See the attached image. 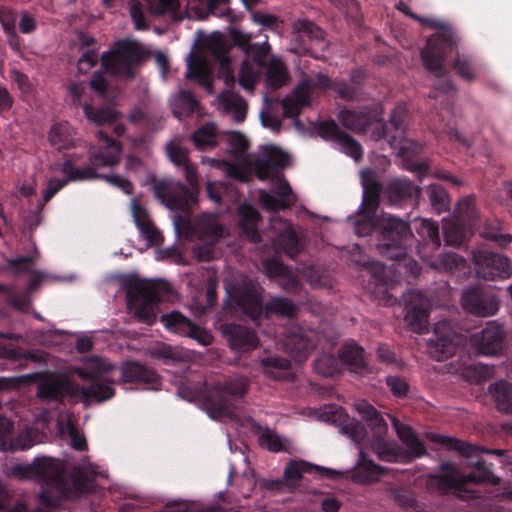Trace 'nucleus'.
Masks as SVG:
<instances>
[{"mask_svg": "<svg viewBox=\"0 0 512 512\" xmlns=\"http://www.w3.org/2000/svg\"><path fill=\"white\" fill-rule=\"evenodd\" d=\"M34 252L31 255L21 256L8 260L9 267L16 273H30L35 272L33 266L39 258V252L33 243Z\"/></svg>", "mask_w": 512, "mask_h": 512, "instance_id": "obj_51", "label": "nucleus"}, {"mask_svg": "<svg viewBox=\"0 0 512 512\" xmlns=\"http://www.w3.org/2000/svg\"><path fill=\"white\" fill-rule=\"evenodd\" d=\"M430 439L433 442L444 445L449 450L457 451L460 455L464 457H471L475 455L479 450L477 446L471 445L469 443L449 436L433 434Z\"/></svg>", "mask_w": 512, "mask_h": 512, "instance_id": "obj_44", "label": "nucleus"}, {"mask_svg": "<svg viewBox=\"0 0 512 512\" xmlns=\"http://www.w3.org/2000/svg\"><path fill=\"white\" fill-rule=\"evenodd\" d=\"M342 152L358 161L363 156V149L360 143L346 132L340 136L337 142Z\"/></svg>", "mask_w": 512, "mask_h": 512, "instance_id": "obj_56", "label": "nucleus"}, {"mask_svg": "<svg viewBox=\"0 0 512 512\" xmlns=\"http://www.w3.org/2000/svg\"><path fill=\"white\" fill-rule=\"evenodd\" d=\"M491 466L492 465H487V463L484 460H478L473 465V471L472 472H470L468 474L461 475L464 487L468 483H473V484H482V483L498 484L499 483V478L496 477L492 473Z\"/></svg>", "mask_w": 512, "mask_h": 512, "instance_id": "obj_39", "label": "nucleus"}, {"mask_svg": "<svg viewBox=\"0 0 512 512\" xmlns=\"http://www.w3.org/2000/svg\"><path fill=\"white\" fill-rule=\"evenodd\" d=\"M380 105L364 106L361 109H344L340 111L338 119L348 130L356 133L366 132L376 122L377 126L372 132L375 140H386L392 148L404 151L405 132L408 127L409 113L405 103H399L391 112L389 122L381 119Z\"/></svg>", "mask_w": 512, "mask_h": 512, "instance_id": "obj_3", "label": "nucleus"}, {"mask_svg": "<svg viewBox=\"0 0 512 512\" xmlns=\"http://www.w3.org/2000/svg\"><path fill=\"white\" fill-rule=\"evenodd\" d=\"M264 315H277L293 318L297 315V306L288 298L283 296L272 297L263 307Z\"/></svg>", "mask_w": 512, "mask_h": 512, "instance_id": "obj_40", "label": "nucleus"}, {"mask_svg": "<svg viewBox=\"0 0 512 512\" xmlns=\"http://www.w3.org/2000/svg\"><path fill=\"white\" fill-rule=\"evenodd\" d=\"M377 249L379 253L398 262V267L404 263L413 276H418L421 268L418 263L407 258V248L411 245L413 233L408 222L390 214L380 216V226L378 230Z\"/></svg>", "mask_w": 512, "mask_h": 512, "instance_id": "obj_6", "label": "nucleus"}, {"mask_svg": "<svg viewBox=\"0 0 512 512\" xmlns=\"http://www.w3.org/2000/svg\"><path fill=\"white\" fill-rule=\"evenodd\" d=\"M488 390L496 403L497 409L512 415V384L505 380H499L490 384Z\"/></svg>", "mask_w": 512, "mask_h": 512, "instance_id": "obj_36", "label": "nucleus"}, {"mask_svg": "<svg viewBox=\"0 0 512 512\" xmlns=\"http://www.w3.org/2000/svg\"><path fill=\"white\" fill-rule=\"evenodd\" d=\"M276 283L287 293L298 295L302 291V284L291 269H287L277 280Z\"/></svg>", "mask_w": 512, "mask_h": 512, "instance_id": "obj_57", "label": "nucleus"}, {"mask_svg": "<svg viewBox=\"0 0 512 512\" xmlns=\"http://www.w3.org/2000/svg\"><path fill=\"white\" fill-rule=\"evenodd\" d=\"M49 142L57 150H67L74 146V131L68 122L55 123L49 132Z\"/></svg>", "mask_w": 512, "mask_h": 512, "instance_id": "obj_35", "label": "nucleus"}, {"mask_svg": "<svg viewBox=\"0 0 512 512\" xmlns=\"http://www.w3.org/2000/svg\"><path fill=\"white\" fill-rule=\"evenodd\" d=\"M338 357L342 364L355 373L366 374L370 372L364 358V349L354 341L343 344L338 351Z\"/></svg>", "mask_w": 512, "mask_h": 512, "instance_id": "obj_30", "label": "nucleus"}, {"mask_svg": "<svg viewBox=\"0 0 512 512\" xmlns=\"http://www.w3.org/2000/svg\"><path fill=\"white\" fill-rule=\"evenodd\" d=\"M345 432L349 434L351 439L360 444L369 439L368 428L360 421L353 420L345 426Z\"/></svg>", "mask_w": 512, "mask_h": 512, "instance_id": "obj_64", "label": "nucleus"}, {"mask_svg": "<svg viewBox=\"0 0 512 512\" xmlns=\"http://www.w3.org/2000/svg\"><path fill=\"white\" fill-rule=\"evenodd\" d=\"M239 227L242 234L251 242L257 243L261 237L258 231V222L261 219L260 213L250 204L244 203L239 209Z\"/></svg>", "mask_w": 512, "mask_h": 512, "instance_id": "obj_31", "label": "nucleus"}, {"mask_svg": "<svg viewBox=\"0 0 512 512\" xmlns=\"http://www.w3.org/2000/svg\"><path fill=\"white\" fill-rule=\"evenodd\" d=\"M390 496L395 504L402 509H415L417 507V499L414 493L406 488H393L390 491Z\"/></svg>", "mask_w": 512, "mask_h": 512, "instance_id": "obj_54", "label": "nucleus"}, {"mask_svg": "<svg viewBox=\"0 0 512 512\" xmlns=\"http://www.w3.org/2000/svg\"><path fill=\"white\" fill-rule=\"evenodd\" d=\"M382 474H384V468L374 463L361 451L354 478L367 483L372 482Z\"/></svg>", "mask_w": 512, "mask_h": 512, "instance_id": "obj_41", "label": "nucleus"}, {"mask_svg": "<svg viewBox=\"0 0 512 512\" xmlns=\"http://www.w3.org/2000/svg\"><path fill=\"white\" fill-rule=\"evenodd\" d=\"M288 74L281 62H272L267 69V82L273 88H280L286 84Z\"/></svg>", "mask_w": 512, "mask_h": 512, "instance_id": "obj_55", "label": "nucleus"}, {"mask_svg": "<svg viewBox=\"0 0 512 512\" xmlns=\"http://www.w3.org/2000/svg\"><path fill=\"white\" fill-rule=\"evenodd\" d=\"M97 138L103 147L92 151L89 156V166L76 167L70 160H65L61 165V172L66 176V181H87L99 179L100 173L97 167H112L119 162L121 145L119 141L110 137L103 130L97 132Z\"/></svg>", "mask_w": 512, "mask_h": 512, "instance_id": "obj_9", "label": "nucleus"}, {"mask_svg": "<svg viewBox=\"0 0 512 512\" xmlns=\"http://www.w3.org/2000/svg\"><path fill=\"white\" fill-rule=\"evenodd\" d=\"M357 410L367 422V428L371 430L375 440L383 438L387 433L388 426L381 414L366 402L359 404Z\"/></svg>", "mask_w": 512, "mask_h": 512, "instance_id": "obj_34", "label": "nucleus"}, {"mask_svg": "<svg viewBox=\"0 0 512 512\" xmlns=\"http://www.w3.org/2000/svg\"><path fill=\"white\" fill-rule=\"evenodd\" d=\"M373 450L381 461L390 463L404 462L403 449L391 447L383 438L375 440Z\"/></svg>", "mask_w": 512, "mask_h": 512, "instance_id": "obj_47", "label": "nucleus"}, {"mask_svg": "<svg viewBox=\"0 0 512 512\" xmlns=\"http://www.w3.org/2000/svg\"><path fill=\"white\" fill-rule=\"evenodd\" d=\"M393 425L396 429L398 438L406 448L403 450L404 462H410L427 453L424 442L417 436L416 432L410 426L402 424L396 419L393 420Z\"/></svg>", "mask_w": 512, "mask_h": 512, "instance_id": "obj_27", "label": "nucleus"}, {"mask_svg": "<svg viewBox=\"0 0 512 512\" xmlns=\"http://www.w3.org/2000/svg\"><path fill=\"white\" fill-rule=\"evenodd\" d=\"M173 115L178 119L190 117L196 111L199 102L191 91L181 90L172 102Z\"/></svg>", "mask_w": 512, "mask_h": 512, "instance_id": "obj_38", "label": "nucleus"}, {"mask_svg": "<svg viewBox=\"0 0 512 512\" xmlns=\"http://www.w3.org/2000/svg\"><path fill=\"white\" fill-rule=\"evenodd\" d=\"M455 72L465 81L472 82L475 79L474 60L471 56L457 54L452 64Z\"/></svg>", "mask_w": 512, "mask_h": 512, "instance_id": "obj_50", "label": "nucleus"}, {"mask_svg": "<svg viewBox=\"0 0 512 512\" xmlns=\"http://www.w3.org/2000/svg\"><path fill=\"white\" fill-rule=\"evenodd\" d=\"M431 206L438 213L444 212L449 208V197L446 190L438 184H430L426 188Z\"/></svg>", "mask_w": 512, "mask_h": 512, "instance_id": "obj_48", "label": "nucleus"}, {"mask_svg": "<svg viewBox=\"0 0 512 512\" xmlns=\"http://www.w3.org/2000/svg\"><path fill=\"white\" fill-rule=\"evenodd\" d=\"M293 33L296 34V39L301 41L303 52L315 59L321 58L317 51L324 52L329 46L324 30L307 19L295 21Z\"/></svg>", "mask_w": 512, "mask_h": 512, "instance_id": "obj_16", "label": "nucleus"}, {"mask_svg": "<svg viewBox=\"0 0 512 512\" xmlns=\"http://www.w3.org/2000/svg\"><path fill=\"white\" fill-rule=\"evenodd\" d=\"M192 140L199 150H206L217 145L214 126L205 125L197 129L192 135Z\"/></svg>", "mask_w": 512, "mask_h": 512, "instance_id": "obj_49", "label": "nucleus"}, {"mask_svg": "<svg viewBox=\"0 0 512 512\" xmlns=\"http://www.w3.org/2000/svg\"><path fill=\"white\" fill-rule=\"evenodd\" d=\"M478 226V211L473 198L459 201L454 219L443 224V233L447 245L459 246Z\"/></svg>", "mask_w": 512, "mask_h": 512, "instance_id": "obj_11", "label": "nucleus"}, {"mask_svg": "<svg viewBox=\"0 0 512 512\" xmlns=\"http://www.w3.org/2000/svg\"><path fill=\"white\" fill-rule=\"evenodd\" d=\"M368 270L371 274V278L373 279V283L375 284L376 288L380 290L386 289L389 283L392 281L390 270H388L387 267L381 262H370Z\"/></svg>", "mask_w": 512, "mask_h": 512, "instance_id": "obj_52", "label": "nucleus"}, {"mask_svg": "<svg viewBox=\"0 0 512 512\" xmlns=\"http://www.w3.org/2000/svg\"><path fill=\"white\" fill-rule=\"evenodd\" d=\"M457 45V36L451 29H444L428 38L426 46L421 50V59L426 70L439 79L435 83V90L429 93V98L437 99V92L448 93L455 90L454 83L447 78L443 62Z\"/></svg>", "mask_w": 512, "mask_h": 512, "instance_id": "obj_7", "label": "nucleus"}, {"mask_svg": "<svg viewBox=\"0 0 512 512\" xmlns=\"http://www.w3.org/2000/svg\"><path fill=\"white\" fill-rule=\"evenodd\" d=\"M479 234L482 238L493 241L500 247H505L512 242V235L501 232V224L498 220L486 222Z\"/></svg>", "mask_w": 512, "mask_h": 512, "instance_id": "obj_45", "label": "nucleus"}, {"mask_svg": "<svg viewBox=\"0 0 512 512\" xmlns=\"http://www.w3.org/2000/svg\"><path fill=\"white\" fill-rule=\"evenodd\" d=\"M304 473L313 474L319 479H336L340 475L336 470L318 466L302 459H292L288 461L283 472L287 486L296 488Z\"/></svg>", "mask_w": 512, "mask_h": 512, "instance_id": "obj_20", "label": "nucleus"}, {"mask_svg": "<svg viewBox=\"0 0 512 512\" xmlns=\"http://www.w3.org/2000/svg\"><path fill=\"white\" fill-rule=\"evenodd\" d=\"M434 343L436 359L438 361L451 357L457 347L456 335L448 321H440L434 327Z\"/></svg>", "mask_w": 512, "mask_h": 512, "instance_id": "obj_28", "label": "nucleus"}, {"mask_svg": "<svg viewBox=\"0 0 512 512\" xmlns=\"http://www.w3.org/2000/svg\"><path fill=\"white\" fill-rule=\"evenodd\" d=\"M186 77L198 81V83L208 91L212 90L213 83L208 68L202 58L194 57L191 59L188 63Z\"/></svg>", "mask_w": 512, "mask_h": 512, "instance_id": "obj_42", "label": "nucleus"}, {"mask_svg": "<svg viewBox=\"0 0 512 512\" xmlns=\"http://www.w3.org/2000/svg\"><path fill=\"white\" fill-rule=\"evenodd\" d=\"M83 111L86 118L95 123L96 125H103L105 123H113L116 121V113L114 110L108 107L95 108L91 104L85 103L83 106Z\"/></svg>", "mask_w": 512, "mask_h": 512, "instance_id": "obj_46", "label": "nucleus"}, {"mask_svg": "<svg viewBox=\"0 0 512 512\" xmlns=\"http://www.w3.org/2000/svg\"><path fill=\"white\" fill-rule=\"evenodd\" d=\"M443 468L449 469V473L430 477V486L443 495L448 494L452 490L457 492L465 491L461 475H455L453 467L449 464H444Z\"/></svg>", "mask_w": 512, "mask_h": 512, "instance_id": "obj_32", "label": "nucleus"}, {"mask_svg": "<svg viewBox=\"0 0 512 512\" xmlns=\"http://www.w3.org/2000/svg\"><path fill=\"white\" fill-rule=\"evenodd\" d=\"M160 322L167 330L194 339L203 346H208L213 342V336L209 331L198 326L178 311L162 315Z\"/></svg>", "mask_w": 512, "mask_h": 512, "instance_id": "obj_17", "label": "nucleus"}, {"mask_svg": "<svg viewBox=\"0 0 512 512\" xmlns=\"http://www.w3.org/2000/svg\"><path fill=\"white\" fill-rule=\"evenodd\" d=\"M261 365L264 368V373L273 379H284L285 374L291 368V362L283 357L270 356L261 359Z\"/></svg>", "mask_w": 512, "mask_h": 512, "instance_id": "obj_43", "label": "nucleus"}, {"mask_svg": "<svg viewBox=\"0 0 512 512\" xmlns=\"http://www.w3.org/2000/svg\"><path fill=\"white\" fill-rule=\"evenodd\" d=\"M65 465L52 457H38L28 465H16L13 474L20 479H33L43 485L39 502L48 508L59 506L61 499L76 500L94 491V478L82 465H76L69 480L64 477Z\"/></svg>", "mask_w": 512, "mask_h": 512, "instance_id": "obj_1", "label": "nucleus"}, {"mask_svg": "<svg viewBox=\"0 0 512 512\" xmlns=\"http://www.w3.org/2000/svg\"><path fill=\"white\" fill-rule=\"evenodd\" d=\"M289 162V156L276 146H267L264 157L254 162V168L258 179L265 180L277 177L280 170Z\"/></svg>", "mask_w": 512, "mask_h": 512, "instance_id": "obj_24", "label": "nucleus"}, {"mask_svg": "<svg viewBox=\"0 0 512 512\" xmlns=\"http://www.w3.org/2000/svg\"><path fill=\"white\" fill-rule=\"evenodd\" d=\"M461 305L469 314L491 317L498 313L500 300L490 289L476 285L462 292Z\"/></svg>", "mask_w": 512, "mask_h": 512, "instance_id": "obj_15", "label": "nucleus"}, {"mask_svg": "<svg viewBox=\"0 0 512 512\" xmlns=\"http://www.w3.org/2000/svg\"><path fill=\"white\" fill-rule=\"evenodd\" d=\"M332 91H334L340 99L344 101H352L360 94L361 87L343 80H336L332 86Z\"/></svg>", "mask_w": 512, "mask_h": 512, "instance_id": "obj_59", "label": "nucleus"}, {"mask_svg": "<svg viewBox=\"0 0 512 512\" xmlns=\"http://www.w3.org/2000/svg\"><path fill=\"white\" fill-rule=\"evenodd\" d=\"M362 203L354 216L348 217L354 233L359 237L371 235L379 230L380 217L377 216L380 205L382 184L374 178L371 171L362 172Z\"/></svg>", "mask_w": 512, "mask_h": 512, "instance_id": "obj_10", "label": "nucleus"}, {"mask_svg": "<svg viewBox=\"0 0 512 512\" xmlns=\"http://www.w3.org/2000/svg\"><path fill=\"white\" fill-rule=\"evenodd\" d=\"M262 43H251L245 54L253 59L258 65H263L266 57L270 53V45L268 43V36H264Z\"/></svg>", "mask_w": 512, "mask_h": 512, "instance_id": "obj_62", "label": "nucleus"}, {"mask_svg": "<svg viewBox=\"0 0 512 512\" xmlns=\"http://www.w3.org/2000/svg\"><path fill=\"white\" fill-rule=\"evenodd\" d=\"M317 133L321 138L337 143L340 140V136L345 133V131L341 130L337 123L330 119L318 124Z\"/></svg>", "mask_w": 512, "mask_h": 512, "instance_id": "obj_61", "label": "nucleus"}, {"mask_svg": "<svg viewBox=\"0 0 512 512\" xmlns=\"http://www.w3.org/2000/svg\"><path fill=\"white\" fill-rule=\"evenodd\" d=\"M471 344L478 354L501 356L507 350V333L497 321H489L479 332L471 335Z\"/></svg>", "mask_w": 512, "mask_h": 512, "instance_id": "obj_14", "label": "nucleus"}, {"mask_svg": "<svg viewBox=\"0 0 512 512\" xmlns=\"http://www.w3.org/2000/svg\"><path fill=\"white\" fill-rule=\"evenodd\" d=\"M311 96V86L309 83H302L298 85L293 94L285 97L281 101L278 99L270 100L266 98V102L272 107L273 103L281 106L284 118H293L295 125H299L298 116L300 115L303 107L308 106Z\"/></svg>", "mask_w": 512, "mask_h": 512, "instance_id": "obj_25", "label": "nucleus"}, {"mask_svg": "<svg viewBox=\"0 0 512 512\" xmlns=\"http://www.w3.org/2000/svg\"><path fill=\"white\" fill-rule=\"evenodd\" d=\"M471 261L478 278L495 281L507 279L512 275L510 260L502 254L487 250H473Z\"/></svg>", "mask_w": 512, "mask_h": 512, "instance_id": "obj_13", "label": "nucleus"}, {"mask_svg": "<svg viewBox=\"0 0 512 512\" xmlns=\"http://www.w3.org/2000/svg\"><path fill=\"white\" fill-rule=\"evenodd\" d=\"M123 287L126 291L128 309L134 312L140 322L154 324L157 318L155 308L162 298L160 292L168 290V284L146 282L131 275L123 280Z\"/></svg>", "mask_w": 512, "mask_h": 512, "instance_id": "obj_8", "label": "nucleus"}, {"mask_svg": "<svg viewBox=\"0 0 512 512\" xmlns=\"http://www.w3.org/2000/svg\"><path fill=\"white\" fill-rule=\"evenodd\" d=\"M155 196L173 211H186L190 204L196 202V193L183 183H177L173 190L165 181L154 185Z\"/></svg>", "mask_w": 512, "mask_h": 512, "instance_id": "obj_19", "label": "nucleus"}, {"mask_svg": "<svg viewBox=\"0 0 512 512\" xmlns=\"http://www.w3.org/2000/svg\"><path fill=\"white\" fill-rule=\"evenodd\" d=\"M387 201L392 206L400 207L407 203L415 202L421 193V188L407 178H394L384 188Z\"/></svg>", "mask_w": 512, "mask_h": 512, "instance_id": "obj_23", "label": "nucleus"}, {"mask_svg": "<svg viewBox=\"0 0 512 512\" xmlns=\"http://www.w3.org/2000/svg\"><path fill=\"white\" fill-rule=\"evenodd\" d=\"M263 288L248 277L227 288V294L235 307L253 322L264 316Z\"/></svg>", "mask_w": 512, "mask_h": 512, "instance_id": "obj_12", "label": "nucleus"}, {"mask_svg": "<svg viewBox=\"0 0 512 512\" xmlns=\"http://www.w3.org/2000/svg\"><path fill=\"white\" fill-rule=\"evenodd\" d=\"M148 53L138 41L121 39L101 55L102 70L92 74L89 85L99 95H106L108 82L105 73L117 77L133 79L136 69L146 60Z\"/></svg>", "mask_w": 512, "mask_h": 512, "instance_id": "obj_4", "label": "nucleus"}, {"mask_svg": "<svg viewBox=\"0 0 512 512\" xmlns=\"http://www.w3.org/2000/svg\"><path fill=\"white\" fill-rule=\"evenodd\" d=\"M318 373L325 377H332L338 372L337 359L332 355H322L315 361Z\"/></svg>", "mask_w": 512, "mask_h": 512, "instance_id": "obj_63", "label": "nucleus"}, {"mask_svg": "<svg viewBox=\"0 0 512 512\" xmlns=\"http://www.w3.org/2000/svg\"><path fill=\"white\" fill-rule=\"evenodd\" d=\"M249 389V380L245 376L229 378L216 382L212 386L190 387L182 383L178 394L188 401L201 399L204 408L212 419L229 417L235 408L234 401L241 399Z\"/></svg>", "mask_w": 512, "mask_h": 512, "instance_id": "obj_5", "label": "nucleus"}, {"mask_svg": "<svg viewBox=\"0 0 512 512\" xmlns=\"http://www.w3.org/2000/svg\"><path fill=\"white\" fill-rule=\"evenodd\" d=\"M418 233L424 240L430 241L434 248H438L440 246L441 241L437 223L423 219L418 229Z\"/></svg>", "mask_w": 512, "mask_h": 512, "instance_id": "obj_60", "label": "nucleus"}, {"mask_svg": "<svg viewBox=\"0 0 512 512\" xmlns=\"http://www.w3.org/2000/svg\"><path fill=\"white\" fill-rule=\"evenodd\" d=\"M385 382L394 397L405 398L409 394L410 385L405 377L400 375H388Z\"/></svg>", "mask_w": 512, "mask_h": 512, "instance_id": "obj_58", "label": "nucleus"}, {"mask_svg": "<svg viewBox=\"0 0 512 512\" xmlns=\"http://www.w3.org/2000/svg\"><path fill=\"white\" fill-rule=\"evenodd\" d=\"M275 246L291 259L296 258L302 249L299 237L291 225L286 226L278 235Z\"/></svg>", "mask_w": 512, "mask_h": 512, "instance_id": "obj_37", "label": "nucleus"}, {"mask_svg": "<svg viewBox=\"0 0 512 512\" xmlns=\"http://www.w3.org/2000/svg\"><path fill=\"white\" fill-rule=\"evenodd\" d=\"M315 345L311 333L301 327L290 328L284 339V346L287 352L298 362L304 361Z\"/></svg>", "mask_w": 512, "mask_h": 512, "instance_id": "obj_26", "label": "nucleus"}, {"mask_svg": "<svg viewBox=\"0 0 512 512\" xmlns=\"http://www.w3.org/2000/svg\"><path fill=\"white\" fill-rule=\"evenodd\" d=\"M219 101L224 110L233 115L236 123H242L246 119L248 105L241 95L226 90L220 94Z\"/></svg>", "mask_w": 512, "mask_h": 512, "instance_id": "obj_33", "label": "nucleus"}, {"mask_svg": "<svg viewBox=\"0 0 512 512\" xmlns=\"http://www.w3.org/2000/svg\"><path fill=\"white\" fill-rule=\"evenodd\" d=\"M221 332L233 351L250 352L259 345V339L255 331L246 326L224 323L221 326Z\"/></svg>", "mask_w": 512, "mask_h": 512, "instance_id": "obj_22", "label": "nucleus"}, {"mask_svg": "<svg viewBox=\"0 0 512 512\" xmlns=\"http://www.w3.org/2000/svg\"><path fill=\"white\" fill-rule=\"evenodd\" d=\"M275 192L277 196L261 190L259 193L260 203L264 208L271 212L285 210L291 207L295 199L293 197L292 188L286 180H280L276 186Z\"/></svg>", "mask_w": 512, "mask_h": 512, "instance_id": "obj_29", "label": "nucleus"}, {"mask_svg": "<svg viewBox=\"0 0 512 512\" xmlns=\"http://www.w3.org/2000/svg\"><path fill=\"white\" fill-rule=\"evenodd\" d=\"M113 369L114 365L108 361L92 357L76 370L82 380L90 382L88 387L82 388L68 379L47 377L38 384L37 395L43 401H56L61 404L65 398L72 403L82 401L85 404L91 400L98 403L107 401L115 395L113 380L109 377Z\"/></svg>", "mask_w": 512, "mask_h": 512, "instance_id": "obj_2", "label": "nucleus"}, {"mask_svg": "<svg viewBox=\"0 0 512 512\" xmlns=\"http://www.w3.org/2000/svg\"><path fill=\"white\" fill-rule=\"evenodd\" d=\"M395 8L405 14L406 16L418 21L422 26L429 27L432 29H439V31H442L444 29H449L448 27H444L443 23L437 19L433 18H426L423 16H420L410 9V7L403 1H399Z\"/></svg>", "mask_w": 512, "mask_h": 512, "instance_id": "obj_53", "label": "nucleus"}, {"mask_svg": "<svg viewBox=\"0 0 512 512\" xmlns=\"http://www.w3.org/2000/svg\"><path fill=\"white\" fill-rule=\"evenodd\" d=\"M429 300L420 291H410L405 295V322L412 331L423 333L429 317Z\"/></svg>", "mask_w": 512, "mask_h": 512, "instance_id": "obj_18", "label": "nucleus"}, {"mask_svg": "<svg viewBox=\"0 0 512 512\" xmlns=\"http://www.w3.org/2000/svg\"><path fill=\"white\" fill-rule=\"evenodd\" d=\"M123 383L135 384L147 390H158L160 376L155 369L137 361L124 362L120 368Z\"/></svg>", "mask_w": 512, "mask_h": 512, "instance_id": "obj_21", "label": "nucleus"}]
</instances>
